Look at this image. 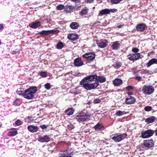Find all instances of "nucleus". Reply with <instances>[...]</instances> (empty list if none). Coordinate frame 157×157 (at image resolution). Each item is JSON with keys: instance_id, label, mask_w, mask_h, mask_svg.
I'll return each instance as SVG.
<instances>
[{"instance_id": "1", "label": "nucleus", "mask_w": 157, "mask_h": 157, "mask_svg": "<svg viewBox=\"0 0 157 157\" xmlns=\"http://www.w3.org/2000/svg\"><path fill=\"white\" fill-rule=\"evenodd\" d=\"M99 82L97 81L92 83L87 81L83 82L81 81L80 82V85H83V87L87 90H90L94 89L97 88L99 85Z\"/></svg>"}, {"instance_id": "2", "label": "nucleus", "mask_w": 157, "mask_h": 157, "mask_svg": "<svg viewBox=\"0 0 157 157\" xmlns=\"http://www.w3.org/2000/svg\"><path fill=\"white\" fill-rule=\"evenodd\" d=\"M37 90L36 86H32L25 90L24 97L28 99H31L34 97V94Z\"/></svg>"}, {"instance_id": "3", "label": "nucleus", "mask_w": 157, "mask_h": 157, "mask_svg": "<svg viewBox=\"0 0 157 157\" xmlns=\"http://www.w3.org/2000/svg\"><path fill=\"white\" fill-rule=\"evenodd\" d=\"M91 115L81 111L76 116L77 121L79 122H83L90 120Z\"/></svg>"}, {"instance_id": "4", "label": "nucleus", "mask_w": 157, "mask_h": 157, "mask_svg": "<svg viewBox=\"0 0 157 157\" xmlns=\"http://www.w3.org/2000/svg\"><path fill=\"white\" fill-rule=\"evenodd\" d=\"M127 136V134L125 133L122 134L117 133L112 135L111 137V139L114 141L118 142L124 139Z\"/></svg>"}, {"instance_id": "5", "label": "nucleus", "mask_w": 157, "mask_h": 157, "mask_svg": "<svg viewBox=\"0 0 157 157\" xmlns=\"http://www.w3.org/2000/svg\"><path fill=\"white\" fill-rule=\"evenodd\" d=\"M154 131L152 129L143 130L141 132V135L140 137L143 139L151 137L154 133Z\"/></svg>"}, {"instance_id": "6", "label": "nucleus", "mask_w": 157, "mask_h": 157, "mask_svg": "<svg viewBox=\"0 0 157 157\" xmlns=\"http://www.w3.org/2000/svg\"><path fill=\"white\" fill-rule=\"evenodd\" d=\"M154 89L152 86L145 85L143 87L142 91L146 95H150L154 91Z\"/></svg>"}, {"instance_id": "7", "label": "nucleus", "mask_w": 157, "mask_h": 157, "mask_svg": "<svg viewBox=\"0 0 157 157\" xmlns=\"http://www.w3.org/2000/svg\"><path fill=\"white\" fill-rule=\"evenodd\" d=\"M141 55L140 53H135L129 54L127 56L128 59L132 61H136L140 58Z\"/></svg>"}, {"instance_id": "8", "label": "nucleus", "mask_w": 157, "mask_h": 157, "mask_svg": "<svg viewBox=\"0 0 157 157\" xmlns=\"http://www.w3.org/2000/svg\"><path fill=\"white\" fill-rule=\"evenodd\" d=\"M82 56L86 58L87 60L90 61L94 59L95 55L94 53L89 52L83 55Z\"/></svg>"}, {"instance_id": "9", "label": "nucleus", "mask_w": 157, "mask_h": 157, "mask_svg": "<svg viewBox=\"0 0 157 157\" xmlns=\"http://www.w3.org/2000/svg\"><path fill=\"white\" fill-rule=\"evenodd\" d=\"M96 75H91L85 77L81 81H83V82L87 81L88 82H92L94 81H96Z\"/></svg>"}, {"instance_id": "10", "label": "nucleus", "mask_w": 157, "mask_h": 157, "mask_svg": "<svg viewBox=\"0 0 157 157\" xmlns=\"http://www.w3.org/2000/svg\"><path fill=\"white\" fill-rule=\"evenodd\" d=\"M50 140L49 136L45 135L44 136H38V141L41 143L48 142Z\"/></svg>"}, {"instance_id": "11", "label": "nucleus", "mask_w": 157, "mask_h": 157, "mask_svg": "<svg viewBox=\"0 0 157 157\" xmlns=\"http://www.w3.org/2000/svg\"><path fill=\"white\" fill-rule=\"evenodd\" d=\"M147 26L146 24L143 23H140L137 25L136 27V30L138 32H142L145 30Z\"/></svg>"}, {"instance_id": "12", "label": "nucleus", "mask_w": 157, "mask_h": 157, "mask_svg": "<svg viewBox=\"0 0 157 157\" xmlns=\"http://www.w3.org/2000/svg\"><path fill=\"white\" fill-rule=\"evenodd\" d=\"M136 101L135 98L133 97L130 96L125 99V103L127 104H132Z\"/></svg>"}, {"instance_id": "13", "label": "nucleus", "mask_w": 157, "mask_h": 157, "mask_svg": "<svg viewBox=\"0 0 157 157\" xmlns=\"http://www.w3.org/2000/svg\"><path fill=\"white\" fill-rule=\"evenodd\" d=\"M144 146L147 147H151L154 145V143L152 140H145L144 141Z\"/></svg>"}, {"instance_id": "14", "label": "nucleus", "mask_w": 157, "mask_h": 157, "mask_svg": "<svg viewBox=\"0 0 157 157\" xmlns=\"http://www.w3.org/2000/svg\"><path fill=\"white\" fill-rule=\"evenodd\" d=\"M74 64L75 66L79 67L83 65V62L80 58H77L74 61Z\"/></svg>"}, {"instance_id": "15", "label": "nucleus", "mask_w": 157, "mask_h": 157, "mask_svg": "<svg viewBox=\"0 0 157 157\" xmlns=\"http://www.w3.org/2000/svg\"><path fill=\"white\" fill-rule=\"evenodd\" d=\"M27 128L29 131L32 133L36 132L38 129V126H35L33 125H29L28 127Z\"/></svg>"}, {"instance_id": "16", "label": "nucleus", "mask_w": 157, "mask_h": 157, "mask_svg": "<svg viewBox=\"0 0 157 157\" xmlns=\"http://www.w3.org/2000/svg\"><path fill=\"white\" fill-rule=\"evenodd\" d=\"M55 31L53 29L49 30H43L39 32V33L41 35L45 36L49 35L50 34L55 32Z\"/></svg>"}, {"instance_id": "17", "label": "nucleus", "mask_w": 157, "mask_h": 157, "mask_svg": "<svg viewBox=\"0 0 157 157\" xmlns=\"http://www.w3.org/2000/svg\"><path fill=\"white\" fill-rule=\"evenodd\" d=\"M73 7L72 6H66L64 11L67 13H70L73 11Z\"/></svg>"}, {"instance_id": "18", "label": "nucleus", "mask_w": 157, "mask_h": 157, "mask_svg": "<svg viewBox=\"0 0 157 157\" xmlns=\"http://www.w3.org/2000/svg\"><path fill=\"white\" fill-rule=\"evenodd\" d=\"M108 42L106 40L97 43L98 46L101 48H104L107 45Z\"/></svg>"}, {"instance_id": "19", "label": "nucleus", "mask_w": 157, "mask_h": 157, "mask_svg": "<svg viewBox=\"0 0 157 157\" xmlns=\"http://www.w3.org/2000/svg\"><path fill=\"white\" fill-rule=\"evenodd\" d=\"M109 14V9H106L102 10L98 14L100 16H102Z\"/></svg>"}, {"instance_id": "20", "label": "nucleus", "mask_w": 157, "mask_h": 157, "mask_svg": "<svg viewBox=\"0 0 157 157\" xmlns=\"http://www.w3.org/2000/svg\"><path fill=\"white\" fill-rule=\"evenodd\" d=\"M114 86H118L121 85L122 84V81L119 78H116L113 81Z\"/></svg>"}, {"instance_id": "21", "label": "nucleus", "mask_w": 157, "mask_h": 157, "mask_svg": "<svg viewBox=\"0 0 157 157\" xmlns=\"http://www.w3.org/2000/svg\"><path fill=\"white\" fill-rule=\"evenodd\" d=\"M78 35L76 34L71 33L68 35L67 37L68 39L72 40H75L78 38Z\"/></svg>"}, {"instance_id": "22", "label": "nucleus", "mask_w": 157, "mask_h": 157, "mask_svg": "<svg viewBox=\"0 0 157 157\" xmlns=\"http://www.w3.org/2000/svg\"><path fill=\"white\" fill-rule=\"evenodd\" d=\"M120 46V44L118 41H116L113 42L112 47L113 49L117 50L118 49Z\"/></svg>"}, {"instance_id": "23", "label": "nucleus", "mask_w": 157, "mask_h": 157, "mask_svg": "<svg viewBox=\"0 0 157 157\" xmlns=\"http://www.w3.org/2000/svg\"><path fill=\"white\" fill-rule=\"evenodd\" d=\"M41 25V23L40 21H37L34 23H33L30 25V27L32 28L36 29Z\"/></svg>"}, {"instance_id": "24", "label": "nucleus", "mask_w": 157, "mask_h": 157, "mask_svg": "<svg viewBox=\"0 0 157 157\" xmlns=\"http://www.w3.org/2000/svg\"><path fill=\"white\" fill-rule=\"evenodd\" d=\"M154 64H157V59L155 58H153L148 62L147 66L148 67H149Z\"/></svg>"}, {"instance_id": "25", "label": "nucleus", "mask_w": 157, "mask_h": 157, "mask_svg": "<svg viewBox=\"0 0 157 157\" xmlns=\"http://www.w3.org/2000/svg\"><path fill=\"white\" fill-rule=\"evenodd\" d=\"M79 25L76 22H72L70 25V28L73 29H77L79 26Z\"/></svg>"}, {"instance_id": "26", "label": "nucleus", "mask_w": 157, "mask_h": 157, "mask_svg": "<svg viewBox=\"0 0 157 157\" xmlns=\"http://www.w3.org/2000/svg\"><path fill=\"white\" fill-rule=\"evenodd\" d=\"M105 81L106 78L105 77L103 76H98L97 75L96 81L102 83L105 82Z\"/></svg>"}, {"instance_id": "27", "label": "nucleus", "mask_w": 157, "mask_h": 157, "mask_svg": "<svg viewBox=\"0 0 157 157\" xmlns=\"http://www.w3.org/2000/svg\"><path fill=\"white\" fill-rule=\"evenodd\" d=\"M155 120V117L154 116H151L145 119V121L147 123H151L154 122Z\"/></svg>"}, {"instance_id": "28", "label": "nucleus", "mask_w": 157, "mask_h": 157, "mask_svg": "<svg viewBox=\"0 0 157 157\" xmlns=\"http://www.w3.org/2000/svg\"><path fill=\"white\" fill-rule=\"evenodd\" d=\"M94 128L95 130L96 131L99 130L103 128L104 126L102 124L98 123L96 125Z\"/></svg>"}, {"instance_id": "29", "label": "nucleus", "mask_w": 157, "mask_h": 157, "mask_svg": "<svg viewBox=\"0 0 157 157\" xmlns=\"http://www.w3.org/2000/svg\"><path fill=\"white\" fill-rule=\"evenodd\" d=\"M66 114L68 115H71L73 114L74 110L72 108H69L68 109L66 110L65 112Z\"/></svg>"}, {"instance_id": "30", "label": "nucleus", "mask_w": 157, "mask_h": 157, "mask_svg": "<svg viewBox=\"0 0 157 157\" xmlns=\"http://www.w3.org/2000/svg\"><path fill=\"white\" fill-rule=\"evenodd\" d=\"M68 151H66L62 152L59 154V157H67L68 155Z\"/></svg>"}, {"instance_id": "31", "label": "nucleus", "mask_w": 157, "mask_h": 157, "mask_svg": "<svg viewBox=\"0 0 157 157\" xmlns=\"http://www.w3.org/2000/svg\"><path fill=\"white\" fill-rule=\"evenodd\" d=\"M126 114L125 111H122L120 110H118L116 111L115 114V115L118 116H121L124 114Z\"/></svg>"}, {"instance_id": "32", "label": "nucleus", "mask_w": 157, "mask_h": 157, "mask_svg": "<svg viewBox=\"0 0 157 157\" xmlns=\"http://www.w3.org/2000/svg\"><path fill=\"white\" fill-rule=\"evenodd\" d=\"M17 134V131L14 130L9 132L8 133V136H13L16 135Z\"/></svg>"}, {"instance_id": "33", "label": "nucleus", "mask_w": 157, "mask_h": 157, "mask_svg": "<svg viewBox=\"0 0 157 157\" xmlns=\"http://www.w3.org/2000/svg\"><path fill=\"white\" fill-rule=\"evenodd\" d=\"M88 9L86 7H85L84 9H83L81 11V14L82 15H86L88 13Z\"/></svg>"}, {"instance_id": "34", "label": "nucleus", "mask_w": 157, "mask_h": 157, "mask_svg": "<svg viewBox=\"0 0 157 157\" xmlns=\"http://www.w3.org/2000/svg\"><path fill=\"white\" fill-rule=\"evenodd\" d=\"M80 91L79 90L78 88H75L72 90V93L76 95L80 93Z\"/></svg>"}, {"instance_id": "35", "label": "nucleus", "mask_w": 157, "mask_h": 157, "mask_svg": "<svg viewBox=\"0 0 157 157\" xmlns=\"http://www.w3.org/2000/svg\"><path fill=\"white\" fill-rule=\"evenodd\" d=\"M40 75L43 78H45L47 76V72L45 71H41L39 72Z\"/></svg>"}, {"instance_id": "36", "label": "nucleus", "mask_w": 157, "mask_h": 157, "mask_svg": "<svg viewBox=\"0 0 157 157\" xmlns=\"http://www.w3.org/2000/svg\"><path fill=\"white\" fill-rule=\"evenodd\" d=\"M17 94H18V95H23V96L24 97V95L25 91H24L23 90H22L21 89H19L17 91Z\"/></svg>"}, {"instance_id": "37", "label": "nucleus", "mask_w": 157, "mask_h": 157, "mask_svg": "<svg viewBox=\"0 0 157 157\" xmlns=\"http://www.w3.org/2000/svg\"><path fill=\"white\" fill-rule=\"evenodd\" d=\"M63 47V44L62 42H59L57 44L56 48L58 49H61Z\"/></svg>"}, {"instance_id": "38", "label": "nucleus", "mask_w": 157, "mask_h": 157, "mask_svg": "<svg viewBox=\"0 0 157 157\" xmlns=\"http://www.w3.org/2000/svg\"><path fill=\"white\" fill-rule=\"evenodd\" d=\"M65 6H64L63 5L60 4L57 6L56 9L57 10H63V9H65Z\"/></svg>"}, {"instance_id": "39", "label": "nucleus", "mask_w": 157, "mask_h": 157, "mask_svg": "<svg viewBox=\"0 0 157 157\" xmlns=\"http://www.w3.org/2000/svg\"><path fill=\"white\" fill-rule=\"evenodd\" d=\"M123 0H110L111 3L113 4H117L119 3Z\"/></svg>"}, {"instance_id": "40", "label": "nucleus", "mask_w": 157, "mask_h": 157, "mask_svg": "<svg viewBox=\"0 0 157 157\" xmlns=\"http://www.w3.org/2000/svg\"><path fill=\"white\" fill-rule=\"evenodd\" d=\"M116 69H118L121 66V63L120 62H117L114 65Z\"/></svg>"}, {"instance_id": "41", "label": "nucleus", "mask_w": 157, "mask_h": 157, "mask_svg": "<svg viewBox=\"0 0 157 157\" xmlns=\"http://www.w3.org/2000/svg\"><path fill=\"white\" fill-rule=\"evenodd\" d=\"M45 88L47 90H49L51 86L50 83H47L44 85Z\"/></svg>"}, {"instance_id": "42", "label": "nucleus", "mask_w": 157, "mask_h": 157, "mask_svg": "<svg viewBox=\"0 0 157 157\" xmlns=\"http://www.w3.org/2000/svg\"><path fill=\"white\" fill-rule=\"evenodd\" d=\"M144 110L147 111H149L152 110V108L150 106H147L145 107Z\"/></svg>"}, {"instance_id": "43", "label": "nucleus", "mask_w": 157, "mask_h": 157, "mask_svg": "<svg viewBox=\"0 0 157 157\" xmlns=\"http://www.w3.org/2000/svg\"><path fill=\"white\" fill-rule=\"evenodd\" d=\"M15 123L17 125H20L22 124V122L20 120H17L15 122Z\"/></svg>"}, {"instance_id": "44", "label": "nucleus", "mask_w": 157, "mask_h": 157, "mask_svg": "<svg viewBox=\"0 0 157 157\" xmlns=\"http://www.w3.org/2000/svg\"><path fill=\"white\" fill-rule=\"evenodd\" d=\"M139 51V49L136 48H133L132 49V51L133 52L135 53H138L137 52Z\"/></svg>"}, {"instance_id": "45", "label": "nucleus", "mask_w": 157, "mask_h": 157, "mask_svg": "<svg viewBox=\"0 0 157 157\" xmlns=\"http://www.w3.org/2000/svg\"><path fill=\"white\" fill-rule=\"evenodd\" d=\"M133 89V87L131 86H128L126 88V89L127 90H130Z\"/></svg>"}, {"instance_id": "46", "label": "nucleus", "mask_w": 157, "mask_h": 157, "mask_svg": "<svg viewBox=\"0 0 157 157\" xmlns=\"http://www.w3.org/2000/svg\"><path fill=\"white\" fill-rule=\"evenodd\" d=\"M109 13L110 12H112V13H115L117 11V9H109Z\"/></svg>"}, {"instance_id": "47", "label": "nucleus", "mask_w": 157, "mask_h": 157, "mask_svg": "<svg viewBox=\"0 0 157 157\" xmlns=\"http://www.w3.org/2000/svg\"><path fill=\"white\" fill-rule=\"evenodd\" d=\"M117 25L118 28H121L124 25V24L123 23H118Z\"/></svg>"}, {"instance_id": "48", "label": "nucleus", "mask_w": 157, "mask_h": 157, "mask_svg": "<svg viewBox=\"0 0 157 157\" xmlns=\"http://www.w3.org/2000/svg\"><path fill=\"white\" fill-rule=\"evenodd\" d=\"M135 79L139 81H140L141 80L142 78L140 76H137L135 77Z\"/></svg>"}, {"instance_id": "49", "label": "nucleus", "mask_w": 157, "mask_h": 157, "mask_svg": "<svg viewBox=\"0 0 157 157\" xmlns=\"http://www.w3.org/2000/svg\"><path fill=\"white\" fill-rule=\"evenodd\" d=\"M100 102V101L99 99H96L94 100V102L95 103H99Z\"/></svg>"}, {"instance_id": "50", "label": "nucleus", "mask_w": 157, "mask_h": 157, "mask_svg": "<svg viewBox=\"0 0 157 157\" xmlns=\"http://www.w3.org/2000/svg\"><path fill=\"white\" fill-rule=\"evenodd\" d=\"M40 127L42 129H45L47 128V126L44 125H41L40 126Z\"/></svg>"}, {"instance_id": "51", "label": "nucleus", "mask_w": 157, "mask_h": 157, "mask_svg": "<svg viewBox=\"0 0 157 157\" xmlns=\"http://www.w3.org/2000/svg\"><path fill=\"white\" fill-rule=\"evenodd\" d=\"M27 118L29 120L30 122H32L33 121V119L32 117H30L29 116L27 117Z\"/></svg>"}, {"instance_id": "52", "label": "nucleus", "mask_w": 157, "mask_h": 157, "mask_svg": "<svg viewBox=\"0 0 157 157\" xmlns=\"http://www.w3.org/2000/svg\"><path fill=\"white\" fill-rule=\"evenodd\" d=\"M86 0V2L87 3H93L94 2V0Z\"/></svg>"}, {"instance_id": "53", "label": "nucleus", "mask_w": 157, "mask_h": 157, "mask_svg": "<svg viewBox=\"0 0 157 157\" xmlns=\"http://www.w3.org/2000/svg\"><path fill=\"white\" fill-rule=\"evenodd\" d=\"M4 29V26L2 24H0V31H2Z\"/></svg>"}, {"instance_id": "54", "label": "nucleus", "mask_w": 157, "mask_h": 157, "mask_svg": "<svg viewBox=\"0 0 157 157\" xmlns=\"http://www.w3.org/2000/svg\"><path fill=\"white\" fill-rule=\"evenodd\" d=\"M127 94L129 95H131L133 94V93L131 92H127Z\"/></svg>"}, {"instance_id": "55", "label": "nucleus", "mask_w": 157, "mask_h": 157, "mask_svg": "<svg viewBox=\"0 0 157 157\" xmlns=\"http://www.w3.org/2000/svg\"><path fill=\"white\" fill-rule=\"evenodd\" d=\"M17 100V99L15 101H14L13 102L14 103V104H15L16 105H19V104L17 103V104H16V101Z\"/></svg>"}, {"instance_id": "56", "label": "nucleus", "mask_w": 157, "mask_h": 157, "mask_svg": "<svg viewBox=\"0 0 157 157\" xmlns=\"http://www.w3.org/2000/svg\"><path fill=\"white\" fill-rule=\"evenodd\" d=\"M155 135L157 136V129L155 130Z\"/></svg>"}, {"instance_id": "57", "label": "nucleus", "mask_w": 157, "mask_h": 157, "mask_svg": "<svg viewBox=\"0 0 157 157\" xmlns=\"http://www.w3.org/2000/svg\"><path fill=\"white\" fill-rule=\"evenodd\" d=\"M71 128H74V127L73 125H71Z\"/></svg>"}, {"instance_id": "58", "label": "nucleus", "mask_w": 157, "mask_h": 157, "mask_svg": "<svg viewBox=\"0 0 157 157\" xmlns=\"http://www.w3.org/2000/svg\"><path fill=\"white\" fill-rule=\"evenodd\" d=\"M67 157H73L71 156H69V154H68Z\"/></svg>"}, {"instance_id": "59", "label": "nucleus", "mask_w": 157, "mask_h": 157, "mask_svg": "<svg viewBox=\"0 0 157 157\" xmlns=\"http://www.w3.org/2000/svg\"><path fill=\"white\" fill-rule=\"evenodd\" d=\"M1 123H0V127H1Z\"/></svg>"}, {"instance_id": "60", "label": "nucleus", "mask_w": 157, "mask_h": 157, "mask_svg": "<svg viewBox=\"0 0 157 157\" xmlns=\"http://www.w3.org/2000/svg\"><path fill=\"white\" fill-rule=\"evenodd\" d=\"M1 42L0 41V45H1Z\"/></svg>"}]
</instances>
